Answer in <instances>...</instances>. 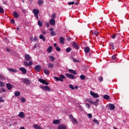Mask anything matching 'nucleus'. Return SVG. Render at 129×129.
<instances>
[{"label":"nucleus","instance_id":"obj_39","mask_svg":"<svg viewBox=\"0 0 129 129\" xmlns=\"http://www.w3.org/2000/svg\"><path fill=\"white\" fill-rule=\"evenodd\" d=\"M4 79H5V77L3 75L0 74V80H2Z\"/></svg>","mask_w":129,"mask_h":129},{"label":"nucleus","instance_id":"obj_18","mask_svg":"<svg viewBox=\"0 0 129 129\" xmlns=\"http://www.w3.org/2000/svg\"><path fill=\"white\" fill-rule=\"evenodd\" d=\"M116 37H120V35L118 33L114 34V35H113V36H112V38L114 39Z\"/></svg>","mask_w":129,"mask_h":129},{"label":"nucleus","instance_id":"obj_60","mask_svg":"<svg viewBox=\"0 0 129 129\" xmlns=\"http://www.w3.org/2000/svg\"><path fill=\"white\" fill-rule=\"evenodd\" d=\"M11 23H12V24H15V20H14V19H12V20H11Z\"/></svg>","mask_w":129,"mask_h":129},{"label":"nucleus","instance_id":"obj_32","mask_svg":"<svg viewBox=\"0 0 129 129\" xmlns=\"http://www.w3.org/2000/svg\"><path fill=\"white\" fill-rule=\"evenodd\" d=\"M39 38L40 39H42L43 41H45V38L42 35H40Z\"/></svg>","mask_w":129,"mask_h":129},{"label":"nucleus","instance_id":"obj_46","mask_svg":"<svg viewBox=\"0 0 129 129\" xmlns=\"http://www.w3.org/2000/svg\"><path fill=\"white\" fill-rule=\"evenodd\" d=\"M116 58H117V57H116V55L115 54L112 56V59H113V60H115Z\"/></svg>","mask_w":129,"mask_h":129},{"label":"nucleus","instance_id":"obj_42","mask_svg":"<svg viewBox=\"0 0 129 129\" xmlns=\"http://www.w3.org/2000/svg\"><path fill=\"white\" fill-rule=\"evenodd\" d=\"M0 86L1 87H4L5 86L4 82L0 81Z\"/></svg>","mask_w":129,"mask_h":129},{"label":"nucleus","instance_id":"obj_58","mask_svg":"<svg viewBox=\"0 0 129 129\" xmlns=\"http://www.w3.org/2000/svg\"><path fill=\"white\" fill-rule=\"evenodd\" d=\"M70 118H71V119H72V120L73 119V118H74V117H73V116L72 115H70Z\"/></svg>","mask_w":129,"mask_h":129},{"label":"nucleus","instance_id":"obj_7","mask_svg":"<svg viewBox=\"0 0 129 129\" xmlns=\"http://www.w3.org/2000/svg\"><path fill=\"white\" fill-rule=\"evenodd\" d=\"M38 81L42 83L43 84H45L46 85H49V83L48 82H47L45 80H44V79H39L38 80Z\"/></svg>","mask_w":129,"mask_h":129},{"label":"nucleus","instance_id":"obj_9","mask_svg":"<svg viewBox=\"0 0 129 129\" xmlns=\"http://www.w3.org/2000/svg\"><path fill=\"white\" fill-rule=\"evenodd\" d=\"M109 109L111 110H114L115 109V106L112 104H109Z\"/></svg>","mask_w":129,"mask_h":129},{"label":"nucleus","instance_id":"obj_37","mask_svg":"<svg viewBox=\"0 0 129 129\" xmlns=\"http://www.w3.org/2000/svg\"><path fill=\"white\" fill-rule=\"evenodd\" d=\"M80 78H81V80H85L86 77L84 75H82L80 76Z\"/></svg>","mask_w":129,"mask_h":129},{"label":"nucleus","instance_id":"obj_1","mask_svg":"<svg viewBox=\"0 0 129 129\" xmlns=\"http://www.w3.org/2000/svg\"><path fill=\"white\" fill-rule=\"evenodd\" d=\"M25 59L26 61H30L29 62V63L27 61H25L24 62V65L25 67H29L30 66H32L33 64V62L32 61H30L32 59V58L31 57V56L29 55V54H25Z\"/></svg>","mask_w":129,"mask_h":129},{"label":"nucleus","instance_id":"obj_20","mask_svg":"<svg viewBox=\"0 0 129 129\" xmlns=\"http://www.w3.org/2000/svg\"><path fill=\"white\" fill-rule=\"evenodd\" d=\"M6 86H7V88L9 90H11L12 89V86L10 83L7 84Z\"/></svg>","mask_w":129,"mask_h":129},{"label":"nucleus","instance_id":"obj_55","mask_svg":"<svg viewBox=\"0 0 129 129\" xmlns=\"http://www.w3.org/2000/svg\"><path fill=\"white\" fill-rule=\"evenodd\" d=\"M88 102H89V103H90V104H94V102L93 101H91V100H88Z\"/></svg>","mask_w":129,"mask_h":129},{"label":"nucleus","instance_id":"obj_48","mask_svg":"<svg viewBox=\"0 0 129 129\" xmlns=\"http://www.w3.org/2000/svg\"><path fill=\"white\" fill-rule=\"evenodd\" d=\"M88 117H89V118H92V114L91 113H89V114H88Z\"/></svg>","mask_w":129,"mask_h":129},{"label":"nucleus","instance_id":"obj_22","mask_svg":"<svg viewBox=\"0 0 129 129\" xmlns=\"http://www.w3.org/2000/svg\"><path fill=\"white\" fill-rule=\"evenodd\" d=\"M58 129H67L66 125H60L58 127Z\"/></svg>","mask_w":129,"mask_h":129},{"label":"nucleus","instance_id":"obj_3","mask_svg":"<svg viewBox=\"0 0 129 129\" xmlns=\"http://www.w3.org/2000/svg\"><path fill=\"white\" fill-rule=\"evenodd\" d=\"M90 94H91V95H92V96H93V97H94L95 98L99 97V95L98 94L95 93L93 91L90 92Z\"/></svg>","mask_w":129,"mask_h":129},{"label":"nucleus","instance_id":"obj_53","mask_svg":"<svg viewBox=\"0 0 129 129\" xmlns=\"http://www.w3.org/2000/svg\"><path fill=\"white\" fill-rule=\"evenodd\" d=\"M4 101L5 100L3 99V97H0V102H4Z\"/></svg>","mask_w":129,"mask_h":129},{"label":"nucleus","instance_id":"obj_41","mask_svg":"<svg viewBox=\"0 0 129 129\" xmlns=\"http://www.w3.org/2000/svg\"><path fill=\"white\" fill-rule=\"evenodd\" d=\"M71 50H72V48L70 47H69V48H67V49H66V51L68 53L70 52Z\"/></svg>","mask_w":129,"mask_h":129},{"label":"nucleus","instance_id":"obj_51","mask_svg":"<svg viewBox=\"0 0 129 129\" xmlns=\"http://www.w3.org/2000/svg\"><path fill=\"white\" fill-rule=\"evenodd\" d=\"M21 101L22 102L25 103L26 102V99L24 97H23L21 98Z\"/></svg>","mask_w":129,"mask_h":129},{"label":"nucleus","instance_id":"obj_17","mask_svg":"<svg viewBox=\"0 0 129 129\" xmlns=\"http://www.w3.org/2000/svg\"><path fill=\"white\" fill-rule=\"evenodd\" d=\"M49 23L51 25L53 26L55 24V21L54 19H52L50 20Z\"/></svg>","mask_w":129,"mask_h":129},{"label":"nucleus","instance_id":"obj_8","mask_svg":"<svg viewBox=\"0 0 129 129\" xmlns=\"http://www.w3.org/2000/svg\"><path fill=\"white\" fill-rule=\"evenodd\" d=\"M91 33H92V34L93 35L96 36L97 37L98 36V34H99V33L97 31V30L91 31Z\"/></svg>","mask_w":129,"mask_h":129},{"label":"nucleus","instance_id":"obj_24","mask_svg":"<svg viewBox=\"0 0 129 129\" xmlns=\"http://www.w3.org/2000/svg\"><path fill=\"white\" fill-rule=\"evenodd\" d=\"M13 15L15 18H18L19 17V15L17 12H14Z\"/></svg>","mask_w":129,"mask_h":129},{"label":"nucleus","instance_id":"obj_63","mask_svg":"<svg viewBox=\"0 0 129 129\" xmlns=\"http://www.w3.org/2000/svg\"><path fill=\"white\" fill-rule=\"evenodd\" d=\"M6 50H7V51L8 52H9L11 51L10 49H9V48H7V49H6Z\"/></svg>","mask_w":129,"mask_h":129},{"label":"nucleus","instance_id":"obj_49","mask_svg":"<svg viewBox=\"0 0 129 129\" xmlns=\"http://www.w3.org/2000/svg\"><path fill=\"white\" fill-rule=\"evenodd\" d=\"M67 40H68V41H70L71 40V38L70 36H67Z\"/></svg>","mask_w":129,"mask_h":129},{"label":"nucleus","instance_id":"obj_47","mask_svg":"<svg viewBox=\"0 0 129 129\" xmlns=\"http://www.w3.org/2000/svg\"><path fill=\"white\" fill-rule=\"evenodd\" d=\"M73 61H74V62H79V60H77L76 59L74 58H73Z\"/></svg>","mask_w":129,"mask_h":129},{"label":"nucleus","instance_id":"obj_43","mask_svg":"<svg viewBox=\"0 0 129 129\" xmlns=\"http://www.w3.org/2000/svg\"><path fill=\"white\" fill-rule=\"evenodd\" d=\"M95 123H97V124L99 125V122L96 119H94L93 120Z\"/></svg>","mask_w":129,"mask_h":129},{"label":"nucleus","instance_id":"obj_54","mask_svg":"<svg viewBox=\"0 0 129 129\" xmlns=\"http://www.w3.org/2000/svg\"><path fill=\"white\" fill-rule=\"evenodd\" d=\"M75 2H69V6L74 5Z\"/></svg>","mask_w":129,"mask_h":129},{"label":"nucleus","instance_id":"obj_35","mask_svg":"<svg viewBox=\"0 0 129 129\" xmlns=\"http://www.w3.org/2000/svg\"><path fill=\"white\" fill-rule=\"evenodd\" d=\"M72 122H74L75 124L78 123L77 120L75 118H73V119L72 120Z\"/></svg>","mask_w":129,"mask_h":129},{"label":"nucleus","instance_id":"obj_15","mask_svg":"<svg viewBox=\"0 0 129 129\" xmlns=\"http://www.w3.org/2000/svg\"><path fill=\"white\" fill-rule=\"evenodd\" d=\"M18 116L20 118H24L25 116V114L23 112H21L19 113Z\"/></svg>","mask_w":129,"mask_h":129},{"label":"nucleus","instance_id":"obj_13","mask_svg":"<svg viewBox=\"0 0 129 129\" xmlns=\"http://www.w3.org/2000/svg\"><path fill=\"white\" fill-rule=\"evenodd\" d=\"M20 70L22 72V73L24 74H26L27 73V70L26 69H25L24 68H20Z\"/></svg>","mask_w":129,"mask_h":129},{"label":"nucleus","instance_id":"obj_23","mask_svg":"<svg viewBox=\"0 0 129 129\" xmlns=\"http://www.w3.org/2000/svg\"><path fill=\"white\" fill-rule=\"evenodd\" d=\"M43 71H44V73H45L46 75H49L50 74V72H49V70H47V69H44L43 70Z\"/></svg>","mask_w":129,"mask_h":129},{"label":"nucleus","instance_id":"obj_10","mask_svg":"<svg viewBox=\"0 0 129 129\" xmlns=\"http://www.w3.org/2000/svg\"><path fill=\"white\" fill-rule=\"evenodd\" d=\"M49 30L50 31H51L50 32L51 36H54L55 35V33L54 31H53L54 29L53 28H50Z\"/></svg>","mask_w":129,"mask_h":129},{"label":"nucleus","instance_id":"obj_29","mask_svg":"<svg viewBox=\"0 0 129 129\" xmlns=\"http://www.w3.org/2000/svg\"><path fill=\"white\" fill-rule=\"evenodd\" d=\"M54 79L56 80V81H61V82H63V80H61V79H60V77H59V78H58V77H54Z\"/></svg>","mask_w":129,"mask_h":129},{"label":"nucleus","instance_id":"obj_45","mask_svg":"<svg viewBox=\"0 0 129 129\" xmlns=\"http://www.w3.org/2000/svg\"><path fill=\"white\" fill-rule=\"evenodd\" d=\"M69 87H70V88H71V89H73V90H75V88H74V87L73 85H70L69 86Z\"/></svg>","mask_w":129,"mask_h":129},{"label":"nucleus","instance_id":"obj_36","mask_svg":"<svg viewBox=\"0 0 129 129\" xmlns=\"http://www.w3.org/2000/svg\"><path fill=\"white\" fill-rule=\"evenodd\" d=\"M43 3V0H39L38 2V4L39 6H41Z\"/></svg>","mask_w":129,"mask_h":129},{"label":"nucleus","instance_id":"obj_31","mask_svg":"<svg viewBox=\"0 0 129 129\" xmlns=\"http://www.w3.org/2000/svg\"><path fill=\"white\" fill-rule=\"evenodd\" d=\"M48 68H54V65L53 64L51 63H49L48 65Z\"/></svg>","mask_w":129,"mask_h":129},{"label":"nucleus","instance_id":"obj_56","mask_svg":"<svg viewBox=\"0 0 129 129\" xmlns=\"http://www.w3.org/2000/svg\"><path fill=\"white\" fill-rule=\"evenodd\" d=\"M86 106H87V107H88V108L90 107V105L88 103H86Z\"/></svg>","mask_w":129,"mask_h":129},{"label":"nucleus","instance_id":"obj_19","mask_svg":"<svg viewBox=\"0 0 129 129\" xmlns=\"http://www.w3.org/2000/svg\"><path fill=\"white\" fill-rule=\"evenodd\" d=\"M85 53H88L90 51V49L89 47L85 48Z\"/></svg>","mask_w":129,"mask_h":129},{"label":"nucleus","instance_id":"obj_16","mask_svg":"<svg viewBox=\"0 0 129 129\" xmlns=\"http://www.w3.org/2000/svg\"><path fill=\"white\" fill-rule=\"evenodd\" d=\"M53 123L54 124H59L60 123V121L58 119H55L53 121Z\"/></svg>","mask_w":129,"mask_h":129},{"label":"nucleus","instance_id":"obj_38","mask_svg":"<svg viewBox=\"0 0 129 129\" xmlns=\"http://www.w3.org/2000/svg\"><path fill=\"white\" fill-rule=\"evenodd\" d=\"M49 59L51 61H53L55 60V58L53 56H49Z\"/></svg>","mask_w":129,"mask_h":129},{"label":"nucleus","instance_id":"obj_2","mask_svg":"<svg viewBox=\"0 0 129 129\" xmlns=\"http://www.w3.org/2000/svg\"><path fill=\"white\" fill-rule=\"evenodd\" d=\"M40 88L45 91H48L49 92L51 91V89L47 86L43 87V86H41Z\"/></svg>","mask_w":129,"mask_h":129},{"label":"nucleus","instance_id":"obj_5","mask_svg":"<svg viewBox=\"0 0 129 129\" xmlns=\"http://www.w3.org/2000/svg\"><path fill=\"white\" fill-rule=\"evenodd\" d=\"M69 79H76V77H75V76L73 75H71V74H66L65 75Z\"/></svg>","mask_w":129,"mask_h":129},{"label":"nucleus","instance_id":"obj_44","mask_svg":"<svg viewBox=\"0 0 129 129\" xmlns=\"http://www.w3.org/2000/svg\"><path fill=\"white\" fill-rule=\"evenodd\" d=\"M0 13H2V14L4 13V9L1 7H0Z\"/></svg>","mask_w":129,"mask_h":129},{"label":"nucleus","instance_id":"obj_6","mask_svg":"<svg viewBox=\"0 0 129 129\" xmlns=\"http://www.w3.org/2000/svg\"><path fill=\"white\" fill-rule=\"evenodd\" d=\"M23 82H24V83L27 85H30L31 84L30 81L27 78L24 79L23 80Z\"/></svg>","mask_w":129,"mask_h":129},{"label":"nucleus","instance_id":"obj_50","mask_svg":"<svg viewBox=\"0 0 129 129\" xmlns=\"http://www.w3.org/2000/svg\"><path fill=\"white\" fill-rule=\"evenodd\" d=\"M56 50L58 52L61 51V49L59 47H56Z\"/></svg>","mask_w":129,"mask_h":129},{"label":"nucleus","instance_id":"obj_62","mask_svg":"<svg viewBox=\"0 0 129 129\" xmlns=\"http://www.w3.org/2000/svg\"><path fill=\"white\" fill-rule=\"evenodd\" d=\"M49 26H50V25H49V23H46V27H47V28H49Z\"/></svg>","mask_w":129,"mask_h":129},{"label":"nucleus","instance_id":"obj_12","mask_svg":"<svg viewBox=\"0 0 129 129\" xmlns=\"http://www.w3.org/2000/svg\"><path fill=\"white\" fill-rule=\"evenodd\" d=\"M69 72H70V73L73 74L75 75H76L77 74V73L75 71H74L72 69H69Z\"/></svg>","mask_w":129,"mask_h":129},{"label":"nucleus","instance_id":"obj_14","mask_svg":"<svg viewBox=\"0 0 129 129\" xmlns=\"http://www.w3.org/2000/svg\"><path fill=\"white\" fill-rule=\"evenodd\" d=\"M73 47H75L76 49H79V47L76 42L73 43Z\"/></svg>","mask_w":129,"mask_h":129},{"label":"nucleus","instance_id":"obj_33","mask_svg":"<svg viewBox=\"0 0 129 129\" xmlns=\"http://www.w3.org/2000/svg\"><path fill=\"white\" fill-rule=\"evenodd\" d=\"M98 102H99V99L96 100V101L94 102V105L97 106L98 105Z\"/></svg>","mask_w":129,"mask_h":129},{"label":"nucleus","instance_id":"obj_52","mask_svg":"<svg viewBox=\"0 0 129 129\" xmlns=\"http://www.w3.org/2000/svg\"><path fill=\"white\" fill-rule=\"evenodd\" d=\"M0 92H1V93H2L3 92H5L6 90H5V89L2 88V89H1Z\"/></svg>","mask_w":129,"mask_h":129},{"label":"nucleus","instance_id":"obj_11","mask_svg":"<svg viewBox=\"0 0 129 129\" xmlns=\"http://www.w3.org/2000/svg\"><path fill=\"white\" fill-rule=\"evenodd\" d=\"M33 13H34L35 16H38L39 13V11L37 9H34Z\"/></svg>","mask_w":129,"mask_h":129},{"label":"nucleus","instance_id":"obj_26","mask_svg":"<svg viewBox=\"0 0 129 129\" xmlns=\"http://www.w3.org/2000/svg\"><path fill=\"white\" fill-rule=\"evenodd\" d=\"M59 40H60V43L61 44H64V38L62 37H61L60 38Z\"/></svg>","mask_w":129,"mask_h":129},{"label":"nucleus","instance_id":"obj_59","mask_svg":"<svg viewBox=\"0 0 129 129\" xmlns=\"http://www.w3.org/2000/svg\"><path fill=\"white\" fill-rule=\"evenodd\" d=\"M99 81L102 82L103 81V78L102 77H100Z\"/></svg>","mask_w":129,"mask_h":129},{"label":"nucleus","instance_id":"obj_30","mask_svg":"<svg viewBox=\"0 0 129 129\" xmlns=\"http://www.w3.org/2000/svg\"><path fill=\"white\" fill-rule=\"evenodd\" d=\"M10 72H17V71L15 69H12V68H9L8 69Z\"/></svg>","mask_w":129,"mask_h":129},{"label":"nucleus","instance_id":"obj_25","mask_svg":"<svg viewBox=\"0 0 129 129\" xmlns=\"http://www.w3.org/2000/svg\"><path fill=\"white\" fill-rule=\"evenodd\" d=\"M33 127L35 129H42L39 125H38L37 124H34L33 125Z\"/></svg>","mask_w":129,"mask_h":129},{"label":"nucleus","instance_id":"obj_21","mask_svg":"<svg viewBox=\"0 0 129 129\" xmlns=\"http://www.w3.org/2000/svg\"><path fill=\"white\" fill-rule=\"evenodd\" d=\"M103 98L106 100H109L110 98V96L108 95H104V96H103Z\"/></svg>","mask_w":129,"mask_h":129},{"label":"nucleus","instance_id":"obj_4","mask_svg":"<svg viewBox=\"0 0 129 129\" xmlns=\"http://www.w3.org/2000/svg\"><path fill=\"white\" fill-rule=\"evenodd\" d=\"M42 68L41 66L40 65H37L34 68L35 70L37 72H40Z\"/></svg>","mask_w":129,"mask_h":129},{"label":"nucleus","instance_id":"obj_34","mask_svg":"<svg viewBox=\"0 0 129 129\" xmlns=\"http://www.w3.org/2000/svg\"><path fill=\"white\" fill-rule=\"evenodd\" d=\"M38 25L40 27H42L43 26V22H41L40 20H39L38 22Z\"/></svg>","mask_w":129,"mask_h":129},{"label":"nucleus","instance_id":"obj_28","mask_svg":"<svg viewBox=\"0 0 129 129\" xmlns=\"http://www.w3.org/2000/svg\"><path fill=\"white\" fill-rule=\"evenodd\" d=\"M21 95V93L19 91H16L15 92V96H16V97H18V96H20Z\"/></svg>","mask_w":129,"mask_h":129},{"label":"nucleus","instance_id":"obj_57","mask_svg":"<svg viewBox=\"0 0 129 129\" xmlns=\"http://www.w3.org/2000/svg\"><path fill=\"white\" fill-rule=\"evenodd\" d=\"M55 18V14H53V15H52L51 18H52V19H53Z\"/></svg>","mask_w":129,"mask_h":129},{"label":"nucleus","instance_id":"obj_64","mask_svg":"<svg viewBox=\"0 0 129 129\" xmlns=\"http://www.w3.org/2000/svg\"><path fill=\"white\" fill-rule=\"evenodd\" d=\"M42 34H43L44 35H45V34H46V32H45V30L43 31H42Z\"/></svg>","mask_w":129,"mask_h":129},{"label":"nucleus","instance_id":"obj_40","mask_svg":"<svg viewBox=\"0 0 129 129\" xmlns=\"http://www.w3.org/2000/svg\"><path fill=\"white\" fill-rule=\"evenodd\" d=\"M66 78V77L64 75H61L60 76V79H61V80H63V79H64Z\"/></svg>","mask_w":129,"mask_h":129},{"label":"nucleus","instance_id":"obj_61","mask_svg":"<svg viewBox=\"0 0 129 129\" xmlns=\"http://www.w3.org/2000/svg\"><path fill=\"white\" fill-rule=\"evenodd\" d=\"M37 40H38V38L36 37H35L34 38V41L36 42Z\"/></svg>","mask_w":129,"mask_h":129},{"label":"nucleus","instance_id":"obj_27","mask_svg":"<svg viewBox=\"0 0 129 129\" xmlns=\"http://www.w3.org/2000/svg\"><path fill=\"white\" fill-rule=\"evenodd\" d=\"M52 49H53V47L52 46H50L48 47L47 51L48 52V53H50L52 52Z\"/></svg>","mask_w":129,"mask_h":129}]
</instances>
